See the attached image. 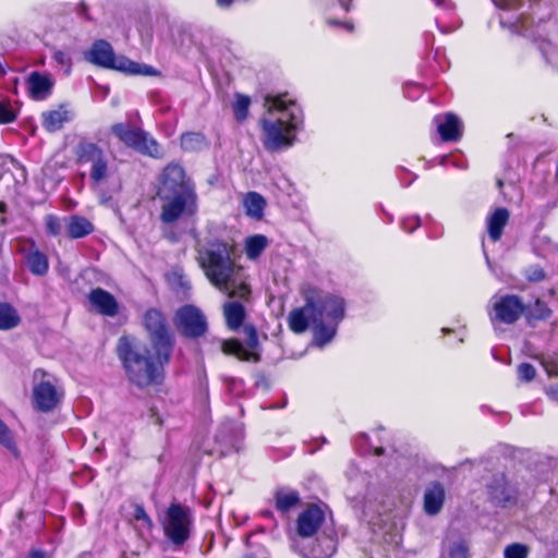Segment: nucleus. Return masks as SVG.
Wrapping results in <instances>:
<instances>
[{"label": "nucleus", "mask_w": 558, "mask_h": 558, "mask_svg": "<svg viewBox=\"0 0 558 558\" xmlns=\"http://www.w3.org/2000/svg\"><path fill=\"white\" fill-rule=\"evenodd\" d=\"M85 59L98 66L126 74L145 76L157 74V71L150 65L134 62L124 56H116L111 45L102 39L93 44L90 50L85 54Z\"/></svg>", "instance_id": "nucleus-6"}, {"label": "nucleus", "mask_w": 558, "mask_h": 558, "mask_svg": "<svg viewBox=\"0 0 558 558\" xmlns=\"http://www.w3.org/2000/svg\"><path fill=\"white\" fill-rule=\"evenodd\" d=\"M517 373L520 380L529 383L534 379L536 369L530 363H521L518 365Z\"/></svg>", "instance_id": "nucleus-42"}, {"label": "nucleus", "mask_w": 558, "mask_h": 558, "mask_svg": "<svg viewBox=\"0 0 558 558\" xmlns=\"http://www.w3.org/2000/svg\"><path fill=\"white\" fill-rule=\"evenodd\" d=\"M548 45H553L554 47L558 48V40H555L554 38L548 39Z\"/></svg>", "instance_id": "nucleus-57"}, {"label": "nucleus", "mask_w": 558, "mask_h": 558, "mask_svg": "<svg viewBox=\"0 0 558 558\" xmlns=\"http://www.w3.org/2000/svg\"><path fill=\"white\" fill-rule=\"evenodd\" d=\"M530 548L521 543H512L506 546L504 550L505 558H527Z\"/></svg>", "instance_id": "nucleus-38"}, {"label": "nucleus", "mask_w": 558, "mask_h": 558, "mask_svg": "<svg viewBox=\"0 0 558 558\" xmlns=\"http://www.w3.org/2000/svg\"><path fill=\"white\" fill-rule=\"evenodd\" d=\"M222 313L228 329L238 331L245 324L246 310L240 301H228L222 306Z\"/></svg>", "instance_id": "nucleus-22"}, {"label": "nucleus", "mask_w": 558, "mask_h": 558, "mask_svg": "<svg viewBox=\"0 0 558 558\" xmlns=\"http://www.w3.org/2000/svg\"><path fill=\"white\" fill-rule=\"evenodd\" d=\"M20 318L16 311L9 304L0 303V329L8 330L17 326Z\"/></svg>", "instance_id": "nucleus-35"}, {"label": "nucleus", "mask_w": 558, "mask_h": 558, "mask_svg": "<svg viewBox=\"0 0 558 558\" xmlns=\"http://www.w3.org/2000/svg\"><path fill=\"white\" fill-rule=\"evenodd\" d=\"M547 165L546 157L539 156L535 160L534 170H535V179L545 170V166Z\"/></svg>", "instance_id": "nucleus-48"}, {"label": "nucleus", "mask_w": 558, "mask_h": 558, "mask_svg": "<svg viewBox=\"0 0 558 558\" xmlns=\"http://www.w3.org/2000/svg\"><path fill=\"white\" fill-rule=\"evenodd\" d=\"M168 238H169L171 241H177V240H178L175 235H169Z\"/></svg>", "instance_id": "nucleus-63"}, {"label": "nucleus", "mask_w": 558, "mask_h": 558, "mask_svg": "<svg viewBox=\"0 0 558 558\" xmlns=\"http://www.w3.org/2000/svg\"><path fill=\"white\" fill-rule=\"evenodd\" d=\"M166 538L172 546L180 548L191 537L194 517L190 507L172 502L160 521Z\"/></svg>", "instance_id": "nucleus-7"}, {"label": "nucleus", "mask_w": 558, "mask_h": 558, "mask_svg": "<svg viewBox=\"0 0 558 558\" xmlns=\"http://www.w3.org/2000/svg\"><path fill=\"white\" fill-rule=\"evenodd\" d=\"M0 444L11 451H16V444L12 432L7 424L0 418Z\"/></svg>", "instance_id": "nucleus-39"}, {"label": "nucleus", "mask_w": 558, "mask_h": 558, "mask_svg": "<svg viewBox=\"0 0 558 558\" xmlns=\"http://www.w3.org/2000/svg\"><path fill=\"white\" fill-rule=\"evenodd\" d=\"M85 10H86L85 4H83V3H82V14H83V13H84V14H86V13H85ZM85 16H86V19H89L87 15H85Z\"/></svg>", "instance_id": "nucleus-62"}, {"label": "nucleus", "mask_w": 558, "mask_h": 558, "mask_svg": "<svg viewBox=\"0 0 558 558\" xmlns=\"http://www.w3.org/2000/svg\"><path fill=\"white\" fill-rule=\"evenodd\" d=\"M551 166L555 167V172L551 173L550 169H548V173L544 175L539 184V193L544 197H549L550 199H557L558 198V161L551 162V160H548V168Z\"/></svg>", "instance_id": "nucleus-27"}, {"label": "nucleus", "mask_w": 558, "mask_h": 558, "mask_svg": "<svg viewBox=\"0 0 558 558\" xmlns=\"http://www.w3.org/2000/svg\"><path fill=\"white\" fill-rule=\"evenodd\" d=\"M445 487L439 482L430 483L424 493V511L428 515H436L442 509L445 502Z\"/></svg>", "instance_id": "nucleus-20"}, {"label": "nucleus", "mask_w": 558, "mask_h": 558, "mask_svg": "<svg viewBox=\"0 0 558 558\" xmlns=\"http://www.w3.org/2000/svg\"><path fill=\"white\" fill-rule=\"evenodd\" d=\"M469 546L464 541L454 542L449 548L450 558H468Z\"/></svg>", "instance_id": "nucleus-44"}, {"label": "nucleus", "mask_w": 558, "mask_h": 558, "mask_svg": "<svg viewBox=\"0 0 558 558\" xmlns=\"http://www.w3.org/2000/svg\"><path fill=\"white\" fill-rule=\"evenodd\" d=\"M251 105V98L248 96L236 94L235 101L233 104V113L239 122H243L248 116V108Z\"/></svg>", "instance_id": "nucleus-36"}, {"label": "nucleus", "mask_w": 558, "mask_h": 558, "mask_svg": "<svg viewBox=\"0 0 558 558\" xmlns=\"http://www.w3.org/2000/svg\"><path fill=\"white\" fill-rule=\"evenodd\" d=\"M52 60L64 68V73L69 75L72 69V59L71 56L63 50H54L52 53Z\"/></svg>", "instance_id": "nucleus-40"}, {"label": "nucleus", "mask_w": 558, "mask_h": 558, "mask_svg": "<svg viewBox=\"0 0 558 558\" xmlns=\"http://www.w3.org/2000/svg\"><path fill=\"white\" fill-rule=\"evenodd\" d=\"M526 306L522 299L514 294L495 296L489 311V318L493 325L497 323L511 325L520 319L525 313Z\"/></svg>", "instance_id": "nucleus-13"}, {"label": "nucleus", "mask_w": 558, "mask_h": 558, "mask_svg": "<svg viewBox=\"0 0 558 558\" xmlns=\"http://www.w3.org/2000/svg\"><path fill=\"white\" fill-rule=\"evenodd\" d=\"M45 227L46 231L53 236L59 235L62 230L61 221L59 217L54 215H47L45 217Z\"/></svg>", "instance_id": "nucleus-43"}, {"label": "nucleus", "mask_w": 558, "mask_h": 558, "mask_svg": "<svg viewBox=\"0 0 558 558\" xmlns=\"http://www.w3.org/2000/svg\"><path fill=\"white\" fill-rule=\"evenodd\" d=\"M421 226V218L418 216L407 217L401 221V227L405 232L412 233Z\"/></svg>", "instance_id": "nucleus-46"}, {"label": "nucleus", "mask_w": 558, "mask_h": 558, "mask_svg": "<svg viewBox=\"0 0 558 558\" xmlns=\"http://www.w3.org/2000/svg\"><path fill=\"white\" fill-rule=\"evenodd\" d=\"M325 521L324 511L316 505L303 510L296 520V531L301 537L313 536Z\"/></svg>", "instance_id": "nucleus-16"}, {"label": "nucleus", "mask_w": 558, "mask_h": 558, "mask_svg": "<svg viewBox=\"0 0 558 558\" xmlns=\"http://www.w3.org/2000/svg\"><path fill=\"white\" fill-rule=\"evenodd\" d=\"M243 206L248 217L259 220L264 216L266 201L257 192H248L243 199Z\"/></svg>", "instance_id": "nucleus-30"}, {"label": "nucleus", "mask_w": 558, "mask_h": 558, "mask_svg": "<svg viewBox=\"0 0 558 558\" xmlns=\"http://www.w3.org/2000/svg\"><path fill=\"white\" fill-rule=\"evenodd\" d=\"M111 132L123 144L135 151L151 158H162L163 154L159 143L146 131L130 123H116Z\"/></svg>", "instance_id": "nucleus-8"}, {"label": "nucleus", "mask_w": 558, "mask_h": 558, "mask_svg": "<svg viewBox=\"0 0 558 558\" xmlns=\"http://www.w3.org/2000/svg\"><path fill=\"white\" fill-rule=\"evenodd\" d=\"M524 314L531 323L533 320H546L551 316L553 312L546 302L537 299L533 305L526 307Z\"/></svg>", "instance_id": "nucleus-33"}, {"label": "nucleus", "mask_w": 558, "mask_h": 558, "mask_svg": "<svg viewBox=\"0 0 558 558\" xmlns=\"http://www.w3.org/2000/svg\"><path fill=\"white\" fill-rule=\"evenodd\" d=\"M435 3L437 7H442L446 10H449L452 8V4L450 2H448L447 0H436Z\"/></svg>", "instance_id": "nucleus-53"}, {"label": "nucleus", "mask_w": 558, "mask_h": 558, "mask_svg": "<svg viewBox=\"0 0 558 558\" xmlns=\"http://www.w3.org/2000/svg\"><path fill=\"white\" fill-rule=\"evenodd\" d=\"M509 216L510 215H509L508 209H506L504 207H499V208L495 209V211L488 217V219H487L488 235L494 242H497L498 240H500V238L502 235L504 228L508 223Z\"/></svg>", "instance_id": "nucleus-25"}, {"label": "nucleus", "mask_w": 558, "mask_h": 558, "mask_svg": "<svg viewBox=\"0 0 558 558\" xmlns=\"http://www.w3.org/2000/svg\"><path fill=\"white\" fill-rule=\"evenodd\" d=\"M17 119V110L10 100L0 101V124H10Z\"/></svg>", "instance_id": "nucleus-37"}, {"label": "nucleus", "mask_w": 558, "mask_h": 558, "mask_svg": "<svg viewBox=\"0 0 558 558\" xmlns=\"http://www.w3.org/2000/svg\"><path fill=\"white\" fill-rule=\"evenodd\" d=\"M157 196L162 201L159 219L166 226L194 218L198 211L196 185L179 163L171 162L163 168Z\"/></svg>", "instance_id": "nucleus-2"}, {"label": "nucleus", "mask_w": 558, "mask_h": 558, "mask_svg": "<svg viewBox=\"0 0 558 558\" xmlns=\"http://www.w3.org/2000/svg\"><path fill=\"white\" fill-rule=\"evenodd\" d=\"M337 550V538L333 532H324L308 547L304 548L305 558H331Z\"/></svg>", "instance_id": "nucleus-17"}, {"label": "nucleus", "mask_w": 558, "mask_h": 558, "mask_svg": "<svg viewBox=\"0 0 558 558\" xmlns=\"http://www.w3.org/2000/svg\"><path fill=\"white\" fill-rule=\"evenodd\" d=\"M208 146L206 137L199 132H186L181 135V147L186 151L203 150Z\"/></svg>", "instance_id": "nucleus-32"}, {"label": "nucleus", "mask_w": 558, "mask_h": 558, "mask_svg": "<svg viewBox=\"0 0 558 558\" xmlns=\"http://www.w3.org/2000/svg\"><path fill=\"white\" fill-rule=\"evenodd\" d=\"M93 231L94 226L87 218L78 215L68 218V234L71 239L87 236Z\"/></svg>", "instance_id": "nucleus-29"}, {"label": "nucleus", "mask_w": 558, "mask_h": 558, "mask_svg": "<svg viewBox=\"0 0 558 558\" xmlns=\"http://www.w3.org/2000/svg\"><path fill=\"white\" fill-rule=\"evenodd\" d=\"M26 84L32 99L44 100L51 94L53 80L49 74L34 71L28 75Z\"/></svg>", "instance_id": "nucleus-19"}, {"label": "nucleus", "mask_w": 558, "mask_h": 558, "mask_svg": "<svg viewBox=\"0 0 558 558\" xmlns=\"http://www.w3.org/2000/svg\"><path fill=\"white\" fill-rule=\"evenodd\" d=\"M490 498L498 505L511 499L510 489L504 475L495 476L487 486Z\"/></svg>", "instance_id": "nucleus-28"}, {"label": "nucleus", "mask_w": 558, "mask_h": 558, "mask_svg": "<svg viewBox=\"0 0 558 558\" xmlns=\"http://www.w3.org/2000/svg\"><path fill=\"white\" fill-rule=\"evenodd\" d=\"M4 74L2 66L0 65V76Z\"/></svg>", "instance_id": "nucleus-64"}, {"label": "nucleus", "mask_w": 558, "mask_h": 558, "mask_svg": "<svg viewBox=\"0 0 558 558\" xmlns=\"http://www.w3.org/2000/svg\"><path fill=\"white\" fill-rule=\"evenodd\" d=\"M216 1L220 8H229L234 2V0H216Z\"/></svg>", "instance_id": "nucleus-54"}, {"label": "nucleus", "mask_w": 558, "mask_h": 558, "mask_svg": "<svg viewBox=\"0 0 558 558\" xmlns=\"http://www.w3.org/2000/svg\"><path fill=\"white\" fill-rule=\"evenodd\" d=\"M111 132L123 144L135 151L151 158H162L163 154L159 143L146 131L130 123H116Z\"/></svg>", "instance_id": "nucleus-9"}, {"label": "nucleus", "mask_w": 558, "mask_h": 558, "mask_svg": "<svg viewBox=\"0 0 558 558\" xmlns=\"http://www.w3.org/2000/svg\"><path fill=\"white\" fill-rule=\"evenodd\" d=\"M276 509L282 513L290 511L300 502V495L296 490L280 488L275 494Z\"/></svg>", "instance_id": "nucleus-31"}, {"label": "nucleus", "mask_w": 558, "mask_h": 558, "mask_svg": "<svg viewBox=\"0 0 558 558\" xmlns=\"http://www.w3.org/2000/svg\"><path fill=\"white\" fill-rule=\"evenodd\" d=\"M524 276L530 282H539L545 279V271L541 266L533 265L524 270Z\"/></svg>", "instance_id": "nucleus-45"}, {"label": "nucleus", "mask_w": 558, "mask_h": 558, "mask_svg": "<svg viewBox=\"0 0 558 558\" xmlns=\"http://www.w3.org/2000/svg\"><path fill=\"white\" fill-rule=\"evenodd\" d=\"M238 387H242V380L235 379V378L228 379L227 388H228L229 392H232V390Z\"/></svg>", "instance_id": "nucleus-49"}, {"label": "nucleus", "mask_w": 558, "mask_h": 558, "mask_svg": "<svg viewBox=\"0 0 558 558\" xmlns=\"http://www.w3.org/2000/svg\"><path fill=\"white\" fill-rule=\"evenodd\" d=\"M243 558H268V556L264 549H258L255 553L245 554Z\"/></svg>", "instance_id": "nucleus-50"}, {"label": "nucleus", "mask_w": 558, "mask_h": 558, "mask_svg": "<svg viewBox=\"0 0 558 558\" xmlns=\"http://www.w3.org/2000/svg\"><path fill=\"white\" fill-rule=\"evenodd\" d=\"M80 165H90L89 177L93 183L99 184L109 173V160L105 150L89 141H81L75 147Z\"/></svg>", "instance_id": "nucleus-11"}, {"label": "nucleus", "mask_w": 558, "mask_h": 558, "mask_svg": "<svg viewBox=\"0 0 558 558\" xmlns=\"http://www.w3.org/2000/svg\"><path fill=\"white\" fill-rule=\"evenodd\" d=\"M310 325L313 326L315 344L322 348L333 339L339 324L331 322L325 323L324 319H322L319 322H310Z\"/></svg>", "instance_id": "nucleus-26"}, {"label": "nucleus", "mask_w": 558, "mask_h": 558, "mask_svg": "<svg viewBox=\"0 0 558 558\" xmlns=\"http://www.w3.org/2000/svg\"><path fill=\"white\" fill-rule=\"evenodd\" d=\"M328 23L330 25H341L343 26L347 31L351 32L353 29V25L349 22H343V23H340L338 21H333V20H328Z\"/></svg>", "instance_id": "nucleus-52"}, {"label": "nucleus", "mask_w": 558, "mask_h": 558, "mask_svg": "<svg viewBox=\"0 0 558 558\" xmlns=\"http://www.w3.org/2000/svg\"><path fill=\"white\" fill-rule=\"evenodd\" d=\"M243 333L244 342L247 348H244L239 340L230 339L221 342L222 352L234 355L241 361L258 362L260 355L256 351L259 345L256 327L253 324H245L243 326Z\"/></svg>", "instance_id": "nucleus-14"}, {"label": "nucleus", "mask_w": 558, "mask_h": 558, "mask_svg": "<svg viewBox=\"0 0 558 558\" xmlns=\"http://www.w3.org/2000/svg\"><path fill=\"white\" fill-rule=\"evenodd\" d=\"M497 185H498V187H499V189H501V187H502V185H504L502 180L498 179V180H497Z\"/></svg>", "instance_id": "nucleus-61"}, {"label": "nucleus", "mask_w": 558, "mask_h": 558, "mask_svg": "<svg viewBox=\"0 0 558 558\" xmlns=\"http://www.w3.org/2000/svg\"><path fill=\"white\" fill-rule=\"evenodd\" d=\"M338 2L344 11H349L350 0H338Z\"/></svg>", "instance_id": "nucleus-56"}, {"label": "nucleus", "mask_w": 558, "mask_h": 558, "mask_svg": "<svg viewBox=\"0 0 558 558\" xmlns=\"http://www.w3.org/2000/svg\"><path fill=\"white\" fill-rule=\"evenodd\" d=\"M63 398V391L57 386V379L41 368L33 373V402L39 412L54 410Z\"/></svg>", "instance_id": "nucleus-10"}, {"label": "nucleus", "mask_w": 558, "mask_h": 558, "mask_svg": "<svg viewBox=\"0 0 558 558\" xmlns=\"http://www.w3.org/2000/svg\"><path fill=\"white\" fill-rule=\"evenodd\" d=\"M25 262L28 270L35 276H45L48 272V257L38 250L33 240L29 241V248L25 253Z\"/></svg>", "instance_id": "nucleus-23"}, {"label": "nucleus", "mask_w": 558, "mask_h": 558, "mask_svg": "<svg viewBox=\"0 0 558 558\" xmlns=\"http://www.w3.org/2000/svg\"><path fill=\"white\" fill-rule=\"evenodd\" d=\"M304 299L302 307L294 308L288 316V325L295 333L304 332L310 322H327L339 324L345 313L344 300L336 294L325 292L314 286L305 284L301 289Z\"/></svg>", "instance_id": "nucleus-5"}, {"label": "nucleus", "mask_w": 558, "mask_h": 558, "mask_svg": "<svg viewBox=\"0 0 558 558\" xmlns=\"http://www.w3.org/2000/svg\"><path fill=\"white\" fill-rule=\"evenodd\" d=\"M178 330L186 338H199L207 331L205 315L194 305H184L175 314Z\"/></svg>", "instance_id": "nucleus-15"}, {"label": "nucleus", "mask_w": 558, "mask_h": 558, "mask_svg": "<svg viewBox=\"0 0 558 558\" xmlns=\"http://www.w3.org/2000/svg\"><path fill=\"white\" fill-rule=\"evenodd\" d=\"M144 327L148 332L151 347L161 348L173 353L175 341L167 319L160 311L149 308L144 315Z\"/></svg>", "instance_id": "nucleus-12"}, {"label": "nucleus", "mask_w": 558, "mask_h": 558, "mask_svg": "<svg viewBox=\"0 0 558 558\" xmlns=\"http://www.w3.org/2000/svg\"><path fill=\"white\" fill-rule=\"evenodd\" d=\"M416 179V175H413L411 180L407 182V186L411 185V183Z\"/></svg>", "instance_id": "nucleus-60"}, {"label": "nucleus", "mask_w": 558, "mask_h": 558, "mask_svg": "<svg viewBox=\"0 0 558 558\" xmlns=\"http://www.w3.org/2000/svg\"><path fill=\"white\" fill-rule=\"evenodd\" d=\"M553 399L558 401V387H550L547 392Z\"/></svg>", "instance_id": "nucleus-55"}, {"label": "nucleus", "mask_w": 558, "mask_h": 558, "mask_svg": "<svg viewBox=\"0 0 558 558\" xmlns=\"http://www.w3.org/2000/svg\"><path fill=\"white\" fill-rule=\"evenodd\" d=\"M375 454H376V456H381V454H384V449H383V448H380V447H379V448H376V449H375Z\"/></svg>", "instance_id": "nucleus-58"}, {"label": "nucleus", "mask_w": 558, "mask_h": 558, "mask_svg": "<svg viewBox=\"0 0 558 558\" xmlns=\"http://www.w3.org/2000/svg\"><path fill=\"white\" fill-rule=\"evenodd\" d=\"M264 107L267 113L259 123L265 149L277 151L291 147L303 124L301 108L293 100H287L286 95H267Z\"/></svg>", "instance_id": "nucleus-3"}, {"label": "nucleus", "mask_w": 558, "mask_h": 558, "mask_svg": "<svg viewBox=\"0 0 558 558\" xmlns=\"http://www.w3.org/2000/svg\"><path fill=\"white\" fill-rule=\"evenodd\" d=\"M267 246V238L263 234L248 236L245 241V253L250 259L257 258Z\"/></svg>", "instance_id": "nucleus-34"}, {"label": "nucleus", "mask_w": 558, "mask_h": 558, "mask_svg": "<svg viewBox=\"0 0 558 558\" xmlns=\"http://www.w3.org/2000/svg\"><path fill=\"white\" fill-rule=\"evenodd\" d=\"M134 519L136 521L144 522L147 525L148 529H151L153 525H154L150 517L146 513V511H145L143 506H136L135 507Z\"/></svg>", "instance_id": "nucleus-47"}, {"label": "nucleus", "mask_w": 558, "mask_h": 558, "mask_svg": "<svg viewBox=\"0 0 558 558\" xmlns=\"http://www.w3.org/2000/svg\"><path fill=\"white\" fill-rule=\"evenodd\" d=\"M26 558H45V551L41 549H33Z\"/></svg>", "instance_id": "nucleus-51"}, {"label": "nucleus", "mask_w": 558, "mask_h": 558, "mask_svg": "<svg viewBox=\"0 0 558 558\" xmlns=\"http://www.w3.org/2000/svg\"><path fill=\"white\" fill-rule=\"evenodd\" d=\"M548 376H558V353L548 354L541 360Z\"/></svg>", "instance_id": "nucleus-41"}, {"label": "nucleus", "mask_w": 558, "mask_h": 558, "mask_svg": "<svg viewBox=\"0 0 558 558\" xmlns=\"http://www.w3.org/2000/svg\"><path fill=\"white\" fill-rule=\"evenodd\" d=\"M5 211V205L4 203L0 202V214H3Z\"/></svg>", "instance_id": "nucleus-59"}, {"label": "nucleus", "mask_w": 558, "mask_h": 558, "mask_svg": "<svg viewBox=\"0 0 558 558\" xmlns=\"http://www.w3.org/2000/svg\"><path fill=\"white\" fill-rule=\"evenodd\" d=\"M434 122L444 142H457L462 136L463 125L461 120L453 113L436 116Z\"/></svg>", "instance_id": "nucleus-18"}, {"label": "nucleus", "mask_w": 558, "mask_h": 558, "mask_svg": "<svg viewBox=\"0 0 558 558\" xmlns=\"http://www.w3.org/2000/svg\"><path fill=\"white\" fill-rule=\"evenodd\" d=\"M90 304L102 315L114 316L118 313V303L114 296L108 291L96 288L88 295Z\"/></svg>", "instance_id": "nucleus-21"}, {"label": "nucleus", "mask_w": 558, "mask_h": 558, "mask_svg": "<svg viewBox=\"0 0 558 558\" xmlns=\"http://www.w3.org/2000/svg\"><path fill=\"white\" fill-rule=\"evenodd\" d=\"M71 112L64 106H60L56 110H49L41 113L43 126L48 132L59 131L65 122L71 120Z\"/></svg>", "instance_id": "nucleus-24"}, {"label": "nucleus", "mask_w": 558, "mask_h": 558, "mask_svg": "<svg viewBox=\"0 0 558 558\" xmlns=\"http://www.w3.org/2000/svg\"><path fill=\"white\" fill-rule=\"evenodd\" d=\"M116 352L128 381L140 389L162 383L165 367L173 354L161 348L142 343L130 336L119 338Z\"/></svg>", "instance_id": "nucleus-1"}, {"label": "nucleus", "mask_w": 558, "mask_h": 558, "mask_svg": "<svg viewBox=\"0 0 558 558\" xmlns=\"http://www.w3.org/2000/svg\"><path fill=\"white\" fill-rule=\"evenodd\" d=\"M232 247L222 241L208 243L202 253V267L208 280L230 299L248 300L250 286L243 280L241 269L231 258Z\"/></svg>", "instance_id": "nucleus-4"}]
</instances>
